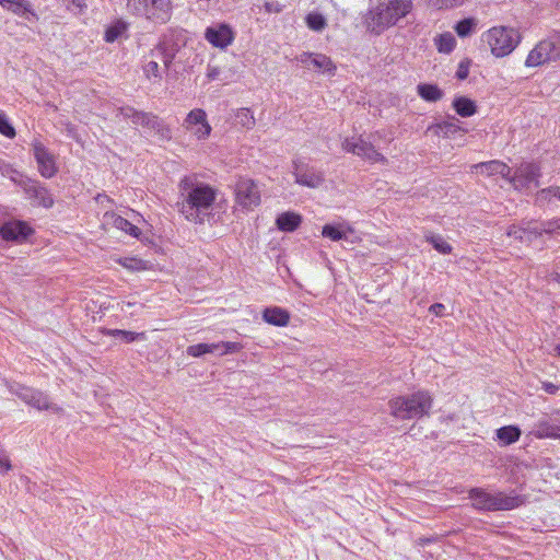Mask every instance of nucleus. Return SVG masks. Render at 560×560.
<instances>
[{
  "instance_id": "1",
  "label": "nucleus",
  "mask_w": 560,
  "mask_h": 560,
  "mask_svg": "<svg viewBox=\"0 0 560 560\" xmlns=\"http://www.w3.org/2000/svg\"><path fill=\"white\" fill-rule=\"evenodd\" d=\"M178 212L190 223L202 224L218 197V189L201 182L196 173L183 176L178 184Z\"/></svg>"
},
{
  "instance_id": "2",
  "label": "nucleus",
  "mask_w": 560,
  "mask_h": 560,
  "mask_svg": "<svg viewBox=\"0 0 560 560\" xmlns=\"http://www.w3.org/2000/svg\"><path fill=\"white\" fill-rule=\"evenodd\" d=\"M412 9V0H388L387 2H381L375 8L369 10L364 16V24L368 31L380 35L406 18Z\"/></svg>"
},
{
  "instance_id": "3",
  "label": "nucleus",
  "mask_w": 560,
  "mask_h": 560,
  "mask_svg": "<svg viewBox=\"0 0 560 560\" xmlns=\"http://www.w3.org/2000/svg\"><path fill=\"white\" fill-rule=\"evenodd\" d=\"M433 398L428 390L400 395L388 401L390 415L399 420L419 419L430 413Z\"/></svg>"
},
{
  "instance_id": "4",
  "label": "nucleus",
  "mask_w": 560,
  "mask_h": 560,
  "mask_svg": "<svg viewBox=\"0 0 560 560\" xmlns=\"http://www.w3.org/2000/svg\"><path fill=\"white\" fill-rule=\"evenodd\" d=\"M468 498L475 510L483 512L510 511L522 506L525 499L515 492H489L483 488H471Z\"/></svg>"
},
{
  "instance_id": "5",
  "label": "nucleus",
  "mask_w": 560,
  "mask_h": 560,
  "mask_svg": "<svg viewBox=\"0 0 560 560\" xmlns=\"http://www.w3.org/2000/svg\"><path fill=\"white\" fill-rule=\"evenodd\" d=\"M482 40L487 43L491 54L497 58L509 56L520 44V32L510 26H493L482 34Z\"/></svg>"
},
{
  "instance_id": "6",
  "label": "nucleus",
  "mask_w": 560,
  "mask_h": 560,
  "mask_svg": "<svg viewBox=\"0 0 560 560\" xmlns=\"http://www.w3.org/2000/svg\"><path fill=\"white\" fill-rule=\"evenodd\" d=\"M127 9L135 16L165 24L171 20L173 4L172 0H127Z\"/></svg>"
},
{
  "instance_id": "7",
  "label": "nucleus",
  "mask_w": 560,
  "mask_h": 560,
  "mask_svg": "<svg viewBox=\"0 0 560 560\" xmlns=\"http://www.w3.org/2000/svg\"><path fill=\"white\" fill-rule=\"evenodd\" d=\"M541 177V166L535 161H522L509 174L508 183L514 190L526 192L539 186V178Z\"/></svg>"
},
{
  "instance_id": "8",
  "label": "nucleus",
  "mask_w": 560,
  "mask_h": 560,
  "mask_svg": "<svg viewBox=\"0 0 560 560\" xmlns=\"http://www.w3.org/2000/svg\"><path fill=\"white\" fill-rule=\"evenodd\" d=\"M234 203L244 211H253L261 202V192L257 182L249 177H240L233 189Z\"/></svg>"
},
{
  "instance_id": "9",
  "label": "nucleus",
  "mask_w": 560,
  "mask_h": 560,
  "mask_svg": "<svg viewBox=\"0 0 560 560\" xmlns=\"http://www.w3.org/2000/svg\"><path fill=\"white\" fill-rule=\"evenodd\" d=\"M342 150L352 153L370 163H387V159L375 147L362 137L346 138L341 143Z\"/></svg>"
},
{
  "instance_id": "10",
  "label": "nucleus",
  "mask_w": 560,
  "mask_h": 560,
  "mask_svg": "<svg viewBox=\"0 0 560 560\" xmlns=\"http://www.w3.org/2000/svg\"><path fill=\"white\" fill-rule=\"evenodd\" d=\"M182 126L186 132L199 141L207 140L212 131L207 113L202 108L191 109L184 118Z\"/></svg>"
},
{
  "instance_id": "11",
  "label": "nucleus",
  "mask_w": 560,
  "mask_h": 560,
  "mask_svg": "<svg viewBox=\"0 0 560 560\" xmlns=\"http://www.w3.org/2000/svg\"><path fill=\"white\" fill-rule=\"evenodd\" d=\"M292 165L296 184L308 188H317L324 183V173L301 159L293 160Z\"/></svg>"
},
{
  "instance_id": "12",
  "label": "nucleus",
  "mask_w": 560,
  "mask_h": 560,
  "mask_svg": "<svg viewBox=\"0 0 560 560\" xmlns=\"http://www.w3.org/2000/svg\"><path fill=\"white\" fill-rule=\"evenodd\" d=\"M205 39L214 48L224 50L235 39V32L230 24L217 23L205 30Z\"/></svg>"
},
{
  "instance_id": "13",
  "label": "nucleus",
  "mask_w": 560,
  "mask_h": 560,
  "mask_svg": "<svg viewBox=\"0 0 560 560\" xmlns=\"http://www.w3.org/2000/svg\"><path fill=\"white\" fill-rule=\"evenodd\" d=\"M31 145L39 174L45 178L54 177L58 172L55 155L49 152L39 139H34Z\"/></svg>"
},
{
  "instance_id": "14",
  "label": "nucleus",
  "mask_w": 560,
  "mask_h": 560,
  "mask_svg": "<svg viewBox=\"0 0 560 560\" xmlns=\"http://www.w3.org/2000/svg\"><path fill=\"white\" fill-rule=\"evenodd\" d=\"M33 232V229L24 221H10L0 228V235L4 241H24Z\"/></svg>"
},
{
  "instance_id": "15",
  "label": "nucleus",
  "mask_w": 560,
  "mask_h": 560,
  "mask_svg": "<svg viewBox=\"0 0 560 560\" xmlns=\"http://www.w3.org/2000/svg\"><path fill=\"white\" fill-rule=\"evenodd\" d=\"M471 170L487 177L501 176L505 180H508L509 174L512 171L506 163L500 160H491L474 164Z\"/></svg>"
},
{
  "instance_id": "16",
  "label": "nucleus",
  "mask_w": 560,
  "mask_h": 560,
  "mask_svg": "<svg viewBox=\"0 0 560 560\" xmlns=\"http://www.w3.org/2000/svg\"><path fill=\"white\" fill-rule=\"evenodd\" d=\"M301 63L307 65L308 62L317 70L334 75L337 67L332 60L323 54L303 52L298 57Z\"/></svg>"
},
{
  "instance_id": "17",
  "label": "nucleus",
  "mask_w": 560,
  "mask_h": 560,
  "mask_svg": "<svg viewBox=\"0 0 560 560\" xmlns=\"http://www.w3.org/2000/svg\"><path fill=\"white\" fill-rule=\"evenodd\" d=\"M428 131H431L436 137L442 138H455L456 136H463L467 132L466 129L459 126L458 120L454 117L447 120H443L436 124L431 125L428 128Z\"/></svg>"
},
{
  "instance_id": "18",
  "label": "nucleus",
  "mask_w": 560,
  "mask_h": 560,
  "mask_svg": "<svg viewBox=\"0 0 560 560\" xmlns=\"http://www.w3.org/2000/svg\"><path fill=\"white\" fill-rule=\"evenodd\" d=\"M18 396L27 405L38 409L48 410L51 408L48 396L37 389L30 387H22Z\"/></svg>"
},
{
  "instance_id": "19",
  "label": "nucleus",
  "mask_w": 560,
  "mask_h": 560,
  "mask_svg": "<svg viewBox=\"0 0 560 560\" xmlns=\"http://www.w3.org/2000/svg\"><path fill=\"white\" fill-rule=\"evenodd\" d=\"M553 60L547 42L540 40L527 55L525 66L528 68L539 67Z\"/></svg>"
},
{
  "instance_id": "20",
  "label": "nucleus",
  "mask_w": 560,
  "mask_h": 560,
  "mask_svg": "<svg viewBox=\"0 0 560 560\" xmlns=\"http://www.w3.org/2000/svg\"><path fill=\"white\" fill-rule=\"evenodd\" d=\"M261 316L267 324L277 327H287L291 318L289 311L280 306L266 307Z\"/></svg>"
},
{
  "instance_id": "21",
  "label": "nucleus",
  "mask_w": 560,
  "mask_h": 560,
  "mask_svg": "<svg viewBox=\"0 0 560 560\" xmlns=\"http://www.w3.org/2000/svg\"><path fill=\"white\" fill-rule=\"evenodd\" d=\"M506 235L520 243L529 244L533 240L542 236V232L538 231V228L512 224L506 229Z\"/></svg>"
},
{
  "instance_id": "22",
  "label": "nucleus",
  "mask_w": 560,
  "mask_h": 560,
  "mask_svg": "<svg viewBox=\"0 0 560 560\" xmlns=\"http://www.w3.org/2000/svg\"><path fill=\"white\" fill-rule=\"evenodd\" d=\"M0 5L2 9L13 13L14 15L21 18L32 15L37 19V14L35 13L31 2L27 0H0Z\"/></svg>"
},
{
  "instance_id": "23",
  "label": "nucleus",
  "mask_w": 560,
  "mask_h": 560,
  "mask_svg": "<svg viewBox=\"0 0 560 560\" xmlns=\"http://www.w3.org/2000/svg\"><path fill=\"white\" fill-rule=\"evenodd\" d=\"M113 260L129 272H143L152 269V264L137 256L113 257Z\"/></svg>"
},
{
  "instance_id": "24",
  "label": "nucleus",
  "mask_w": 560,
  "mask_h": 560,
  "mask_svg": "<svg viewBox=\"0 0 560 560\" xmlns=\"http://www.w3.org/2000/svg\"><path fill=\"white\" fill-rule=\"evenodd\" d=\"M302 220L301 214L293 211H285L277 217L276 225L278 230L282 232H294L300 228Z\"/></svg>"
},
{
  "instance_id": "25",
  "label": "nucleus",
  "mask_w": 560,
  "mask_h": 560,
  "mask_svg": "<svg viewBox=\"0 0 560 560\" xmlns=\"http://www.w3.org/2000/svg\"><path fill=\"white\" fill-rule=\"evenodd\" d=\"M354 233V229L345 224H325L322 229V235L332 242L347 238L348 234Z\"/></svg>"
},
{
  "instance_id": "26",
  "label": "nucleus",
  "mask_w": 560,
  "mask_h": 560,
  "mask_svg": "<svg viewBox=\"0 0 560 560\" xmlns=\"http://www.w3.org/2000/svg\"><path fill=\"white\" fill-rule=\"evenodd\" d=\"M105 218L110 219V223L117 230L122 231L124 233H126L135 238L140 237L141 230L137 225L129 222L127 219H125L118 214H115V213H110V214L105 213Z\"/></svg>"
},
{
  "instance_id": "27",
  "label": "nucleus",
  "mask_w": 560,
  "mask_h": 560,
  "mask_svg": "<svg viewBox=\"0 0 560 560\" xmlns=\"http://www.w3.org/2000/svg\"><path fill=\"white\" fill-rule=\"evenodd\" d=\"M452 107L460 117H471L477 113L476 103L466 96L455 97L452 102Z\"/></svg>"
},
{
  "instance_id": "28",
  "label": "nucleus",
  "mask_w": 560,
  "mask_h": 560,
  "mask_svg": "<svg viewBox=\"0 0 560 560\" xmlns=\"http://www.w3.org/2000/svg\"><path fill=\"white\" fill-rule=\"evenodd\" d=\"M537 439H560V425L547 420L539 421L534 430Z\"/></svg>"
},
{
  "instance_id": "29",
  "label": "nucleus",
  "mask_w": 560,
  "mask_h": 560,
  "mask_svg": "<svg viewBox=\"0 0 560 560\" xmlns=\"http://www.w3.org/2000/svg\"><path fill=\"white\" fill-rule=\"evenodd\" d=\"M417 94L425 102L435 103L443 98L444 92L436 85L420 83L417 85Z\"/></svg>"
},
{
  "instance_id": "30",
  "label": "nucleus",
  "mask_w": 560,
  "mask_h": 560,
  "mask_svg": "<svg viewBox=\"0 0 560 560\" xmlns=\"http://www.w3.org/2000/svg\"><path fill=\"white\" fill-rule=\"evenodd\" d=\"M434 46L440 54L448 55L456 47V38L451 32L438 34L433 38Z\"/></svg>"
},
{
  "instance_id": "31",
  "label": "nucleus",
  "mask_w": 560,
  "mask_h": 560,
  "mask_svg": "<svg viewBox=\"0 0 560 560\" xmlns=\"http://www.w3.org/2000/svg\"><path fill=\"white\" fill-rule=\"evenodd\" d=\"M535 201L539 206L551 205L560 201V187L550 186L537 191Z\"/></svg>"
},
{
  "instance_id": "32",
  "label": "nucleus",
  "mask_w": 560,
  "mask_h": 560,
  "mask_svg": "<svg viewBox=\"0 0 560 560\" xmlns=\"http://www.w3.org/2000/svg\"><path fill=\"white\" fill-rule=\"evenodd\" d=\"M495 434L503 445H511L520 440L521 430L516 425H505L499 428Z\"/></svg>"
},
{
  "instance_id": "33",
  "label": "nucleus",
  "mask_w": 560,
  "mask_h": 560,
  "mask_svg": "<svg viewBox=\"0 0 560 560\" xmlns=\"http://www.w3.org/2000/svg\"><path fill=\"white\" fill-rule=\"evenodd\" d=\"M102 332L110 337H119L126 343L133 342L138 339L144 340L147 338L145 332H135L124 329H103Z\"/></svg>"
},
{
  "instance_id": "34",
  "label": "nucleus",
  "mask_w": 560,
  "mask_h": 560,
  "mask_svg": "<svg viewBox=\"0 0 560 560\" xmlns=\"http://www.w3.org/2000/svg\"><path fill=\"white\" fill-rule=\"evenodd\" d=\"M28 192L31 194V196L34 199L37 200V203L39 206L45 207V208L52 207L54 199H52L51 195L49 194V191L45 187L34 185L28 189Z\"/></svg>"
},
{
  "instance_id": "35",
  "label": "nucleus",
  "mask_w": 560,
  "mask_h": 560,
  "mask_svg": "<svg viewBox=\"0 0 560 560\" xmlns=\"http://www.w3.org/2000/svg\"><path fill=\"white\" fill-rule=\"evenodd\" d=\"M127 27H128L127 23H125L121 20H117L110 26H108L106 28L105 34H104L105 42L114 43L127 31Z\"/></svg>"
},
{
  "instance_id": "36",
  "label": "nucleus",
  "mask_w": 560,
  "mask_h": 560,
  "mask_svg": "<svg viewBox=\"0 0 560 560\" xmlns=\"http://www.w3.org/2000/svg\"><path fill=\"white\" fill-rule=\"evenodd\" d=\"M143 73L145 78L152 83H160L162 81V71L158 61H147L143 65Z\"/></svg>"
},
{
  "instance_id": "37",
  "label": "nucleus",
  "mask_w": 560,
  "mask_h": 560,
  "mask_svg": "<svg viewBox=\"0 0 560 560\" xmlns=\"http://www.w3.org/2000/svg\"><path fill=\"white\" fill-rule=\"evenodd\" d=\"M425 241L429 242L435 250L443 255H448L453 250L452 245L440 235L428 234L425 235Z\"/></svg>"
},
{
  "instance_id": "38",
  "label": "nucleus",
  "mask_w": 560,
  "mask_h": 560,
  "mask_svg": "<svg viewBox=\"0 0 560 560\" xmlns=\"http://www.w3.org/2000/svg\"><path fill=\"white\" fill-rule=\"evenodd\" d=\"M305 22H306L307 27L315 32L323 31L327 25V22H326V19L324 18V15L318 12L308 13L305 18Z\"/></svg>"
},
{
  "instance_id": "39",
  "label": "nucleus",
  "mask_w": 560,
  "mask_h": 560,
  "mask_svg": "<svg viewBox=\"0 0 560 560\" xmlns=\"http://www.w3.org/2000/svg\"><path fill=\"white\" fill-rule=\"evenodd\" d=\"M235 117L238 124L246 129H253L256 125V119L249 108L244 107L237 109Z\"/></svg>"
},
{
  "instance_id": "40",
  "label": "nucleus",
  "mask_w": 560,
  "mask_h": 560,
  "mask_svg": "<svg viewBox=\"0 0 560 560\" xmlns=\"http://www.w3.org/2000/svg\"><path fill=\"white\" fill-rule=\"evenodd\" d=\"M477 22L474 18H467L456 23L454 30L459 37H467L476 27Z\"/></svg>"
},
{
  "instance_id": "41",
  "label": "nucleus",
  "mask_w": 560,
  "mask_h": 560,
  "mask_svg": "<svg viewBox=\"0 0 560 560\" xmlns=\"http://www.w3.org/2000/svg\"><path fill=\"white\" fill-rule=\"evenodd\" d=\"M135 125H141L150 129H155L160 126V120L159 117L152 113L140 112V114L137 115Z\"/></svg>"
},
{
  "instance_id": "42",
  "label": "nucleus",
  "mask_w": 560,
  "mask_h": 560,
  "mask_svg": "<svg viewBox=\"0 0 560 560\" xmlns=\"http://www.w3.org/2000/svg\"><path fill=\"white\" fill-rule=\"evenodd\" d=\"M466 0H427L428 7L434 10H448L459 7Z\"/></svg>"
},
{
  "instance_id": "43",
  "label": "nucleus",
  "mask_w": 560,
  "mask_h": 560,
  "mask_svg": "<svg viewBox=\"0 0 560 560\" xmlns=\"http://www.w3.org/2000/svg\"><path fill=\"white\" fill-rule=\"evenodd\" d=\"M0 135L9 139H13L16 135L14 127L3 113H0Z\"/></svg>"
},
{
  "instance_id": "44",
  "label": "nucleus",
  "mask_w": 560,
  "mask_h": 560,
  "mask_svg": "<svg viewBox=\"0 0 560 560\" xmlns=\"http://www.w3.org/2000/svg\"><path fill=\"white\" fill-rule=\"evenodd\" d=\"M538 231L542 232V234L552 235L560 231V217L547 220L541 223V229Z\"/></svg>"
},
{
  "instance_id": "45",
  "label": "nucleus",
  "mask_w": 560,
  "mask_h": 560,
  "mask_svg": "<svg viewBox=\"0 0 560 560\" xmlns=\"http://www.w3.org/2000/svg\"><path fill=\"white\" fill-rule=\"evenodd\" d=\"M545 40L547 42V45L549 46L551 57L553 58V60L559 59L560 58V33H556Z\"/></svg>"
},
{
  "instance_id": "46",
  "label": "nucleus",
  "mask_w": 560,
  "mask_h": 560,
  "mask_svg": "<svg viewBox=\"0 0 560 560\" xmlns=\"http://www.w3.org/2000/svg\"><path fill=\"white\" fill-rule=\"evenodd\" d=\"M211 353L210 343H197L187 348V354L194 358Z\"/></svg>"
},
{
  "instance_id": "47",
  "label": "nucleus",
  "mask_w": 560,
  "mask_h": 560,
  "mask_svg": "<svg viewBox=\"0 0 560 560\" xmlns=\"http://www.w3.org/2000/svg\"><path fill=\"white\" fill-rule=\"evenodd\" d=\"M221 346L223 347V350L220 351V355L237 353L243 349V345L241 342L234 341H221Z\"/></svg>"
},
{
  "instance_id": "48",
  "label": "nucleus",
  "mask_w": 560,
  "mask_h": 560,
  "mask_svg": "<svg viewBox=\"0 0 560 560\" xmlns=\"http://www.w3.org/2000/svg\"><path fill=\"white\" fill-rule=\"evenodd\" d=\"M12 468L11 460L4 448L0 445V474H7Z\"/></svg>"
},
{
  "instance_id": "49",
  "label": "nucleus",
  "mask_w": 560,
  "mask_h": 560,
  "mask_svg": "<svg viewBox=\"0 0 560 560\" xmlns=\"http://www.w3.org/2000/svg\"><path fill=\"white\" fill-rule=\"evenodd\" d=\"M264 9L267 13H280L283 5L278 1H267L264 4Z\"/></svg>"
},
{
  "instance_id": "50",
  "label": "nucleus",
  "mask_w": 560,
  "mask_h": 560,
  "mask_svg": "<svg viewBox=\"0 0 560 560\" xmlns=\"http://www.w3.org/2000/svg\"><path fill=\"white\" fill-rule=\"evenodd\" d=\"M119 110H120V114L124 117L131 119V121L133 124H135V120L137 119V115L140 114L139 110H137V109H135L133 107H130V106L121 107Z\"/></svg>"
},
{
  "instance_id": "51",
  "label": "nucleus",
  "mask_w": 560,
  "mask_h": 560,
  "mask_svg": "<svg viewBox=\"0 0 560 560\" xmlns=\"http://www.w3.org/2000/svg\"><path fill=\"white\" fill-rule=\"evenodd\" d=\"M469 74V62H464L462 61L459 65H458V68H457V71H456V77L457 79L459 80H465Z\"/></svg>"
},
{
  "instance_id": "52",
  "label": "nucleus",
  "mask_w": 560,
  "mask_h": 560,
  "mask_svg": "<svg viewBox=\"0 0 560 560\" xmlns=\"http://www.w3.org/2000/svg\"><path fill=\"white\" fill-rule=\"evenodd\" d=\"M541 388L547 393V394H550V395H556L558 393V390L560 389V384L559 385H556L551 382H542L541 384Z\"/></svg>"
},
{
  "instance_id": "53",
  "label": "nucleus",
  "mask_w": 560,
  "mask_h": 560,
  "mask_svg": "<svg viewBox=\"0 0 560 560\" xmlns=\"http://www.w3.org/2000/svg\"><path fill=\"white\" fill-rule=\"evenodd\" d=\"M444 311L445 306L442 303H434L429 307V312L439 317L444 316Z\"/></svg>"
},
{
  "instance_id": "54",
  "label": "nucleus",
  "mask_w": 560,
  "mask_h": 560,
  "mask_svg": "<svg viewBox=\"0 0 560 560\" xmlns=\"http://www.w3.org/2000/svg\"><path fill=\"white\" fill-rule=\"evenodd\" d=\"M550 277L553 281L560 284V262L556 264Z\"/></svg>"
},
{
  "instance_id": "55",
  "label": "nucleus",
  "mask_w": 560,
  "mask_h": 560,
  "mask_svg": "<svg viewBox=\"0 0 560 560\" xmlns=\"http://www.w3.org/2000/svg\"><path fill=\"white\" fill-rule=\"evenodd\" d=\"M211 353L217 352L220 354V351L223 350V347L221 346V341L217 343H210Z\"/></svg>"
},
{
  "instance_id": "56",
  "label": "nucleus",
  "mask_w": 560,
  "mask_h": 560,
  "mask_svg": "<svg viewBox=\"0 0 560 560\" xmlns=\"http://www.w3.org/2000/svg\"><path fill=\"white\" fill-rule=\"evenodd\" d=\"M73 5H75L79 9L85 8L84 0H69Z\"/></svg>"
},
{
  "instance_id": "57",
  "label": "nucleus",
  "mask_w": 560,
  "mask_h": 560,
  "mask_svg": "<svg viewBox=\"0 0 560 560\" xmlns=\"http://www.w3.org/2000/svg\"><path fill=\"white\" fill-rule=\"evenodd\" d=\"M431 541H432V539H430V538H425V539L424 538H420L419 539V545L420 546H424L425 544H429Z\"/></svg>"
},
{
  "instance_id": "58",
  "label": "nucleus",
  "mask_w": 560,
  "mask_h": 560,
  "mask_svg": "<svg viewBox=\"0 0 560 560\" xmlns=\"http://www.w3.org/2000/svg\"><path fill=\"white\" fill-rule=\"evenodd\" d=\"M553 352H555V355L560 358V342L555 346Z\"/></svg>"
},
{
  "instance_id": "59",
  "label": "nucleus",
  "mask_w": 560,
  "mask_h": 560,
  "mask_svg": "<svg viewBox=\"0 0 560 560\" xmlns=\"http://www.w3.org/2000/svg\"><path fill=\"white\" fill-rule=\"evenodd\" d=\"M125 305H126L127 307H132V306L135 305V303L127 302V303H125Z\"/></svg>"
}]
</instances>
